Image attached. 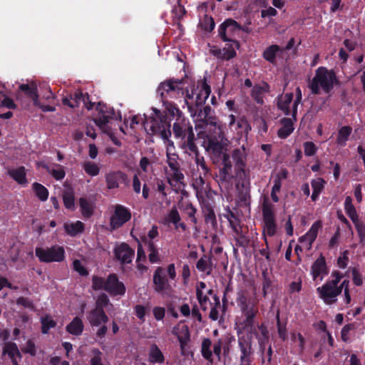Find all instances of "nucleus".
<instances>
[{
    "label": "nucleus",
    "instance_id": "2eb2a0df",
    "mask_svg": "<svg viewBox=\"0 0 365 365\" xmlns=\"http://www.w3.org/2000/svg\"><path fill=\"white\" fill-rule=\"evenodd\" d=\"M328 274L325 259L320 255L314 262L311 269L312 279L315 282H322L324 277Z\"/></svg>",
    "mask_w": 365,
    "mask_h": 365
},
{
    "label": "nucleus",
    "instance_id": "7ed1b4c3",
    "mask_svg": "<svg viewBox=\"0 0 365 365\" xmlns=\"http://www.w3.org/2000/svg\"><path fill=\"white\" fill-rule=\"evenodd\" d=\"M337 83L335 73L325 67H319L315 71V75L309 83V88L312 93L318 94L320 90L329 93Z\"/></svg>",
    "mask_w": 365,
    "mask_h": 365
},
{
    "label": "nucleus",
    "instance_id": "13d9d810",
    "mask_svg": "<svg viewBox=\"0 0 365 365\" xmlns=\"http://www.w3.org/2000/svg\"><path fill=\"white\" fill-rule=\"evenodd\" d=\"M73 267L75 271L79 273L81 275H87L88 272L86 269L83 265L82 262L80 260L76 259L73 262Z\"/></svg>",
    "mask_w": 365,
    "mask_h": 365
},
{
    "label": "nucleus",
    "instance_id": "4c0bfd02",
    "mask_svg": "<svg viewBox=\"0 0 365 365\" xmlns=\"http://www.w3.org/2000/svg\"><path fill=\"white\" fill-rule=\"evenodd\" d=\"M46 170L51 174L55 179L59 180L65 177V171L63 168L60 165H44Z\"/></svg>",
    "mask_w": 365,
    "mask_h": 365
},
{
    "label": "nucleus",
    "instance_id": "6e6552de",
    "mask_svg": "<svg viewBox=\"0 0 365 365\" xmlns=\"http://www.w3.org/2000/svg\"><path fill=\"white\" fill-rule=\"evenodd\" d=\"M36 256L43 262H60L65 258L64 248L59 245L50 247H36Z\"/></svg>",
    "mask_w": 365,
    "mask_h": 365
},
{
    "label": "nucleus",
    "instance_id": "052dcab7",
    "mask_svg": "<svg viewBox=\"0 0 365 365\" xmlns=\"http://www.w3.org/2000/svg\"><path fill=\"white\" fill-rule=\"evenodd\" d=\"M108 115L103 113L101 117L96 120V123L100 127L101 129H102L105 132H107L106 127V124L108 122Z\"/></svg>",
    "mask_w": 365,
    "mask_h": 365
},
{
    "label": "nucleus",
    "instance_id": "a18cd8bd",
    "mask_svg": "<svg viewBox=\"0 0 365 365\" xmlns=\"http://www.w3.org/2000/svg\"><path fill=\"white\" fill-rule=\"evenodd\" d=\"M41 322L42 325V332L43 334H47L49 329L55 327L56 325V322L49 315H46L41 317Z\"/></svg>",
    "mask_w": 365,
    "mask_h": 365
},
{
    "label": "nucleus",
    "instance_id": "a211bd4d",
    "mask_svg": "<svg viewBox=\"0 0 365 365\" xmlns=\"http://www.w3.org/2000/svg\"><path fill=\"white\" fill-rule=\"evenodd\" d=\"M62 101L64 105L70 108L77 107L81 103H83L88 110L92 109L93 106V103L88 102V97L84 96L81 92H76L73 97L71 96L70 98H63Z\"/></svg>",
    "mask_w": 365,
    "mask_h": 365
},
{
    "label": "nucleus",
    "instance_id": "1a4fd4ad",
    "mask_svg": "<svg viewBox=\"0 0 365 365\" xmlns=\"http://www.w3.org/2000/svg\"><path fill=\"white\" fill-rule=\"evenodd\" d=\"M183 82L181 80H168L162 82L158 88V93L163 98H175L183 96Z\"/></svg>",
    "mask_w": 365,
    "mask_h": 365
},
{
    "label": "nucleus",
    "instance_id": "69168bd1",
    "mask_svg": "<svg viewBox=\"0 0 365 365\" xmlns=\"http://www.w3.org/2000/svg\"><path fill=\"white\" fill-rule=\"evenodd\" d=\"M222 344L221 340H218L212 346L213 354L217 357L218 360H220L221 357Z\"/></svg>",
    "mask_w": 365,
    "mask_h": 365
},
{
    "label": "nucleus",
    "instance_id": "7c9ffc66",
    "mask_svg": "<svg viewBox=\"0 0 365 365\" xmlns=\"http://www.w3.org/2000/svg\"><path fill=\"white\" fill-rule=\"evenodd\" d=\"M282 125L278 130V135L281 138H286L294 130L292 120L289 118H284L282 120Z\"/></svg>",
    "mask_w": 365,
    "mask_h": 365
},
{
    "label": "nucleus",
    "instance_id": "58836bf2",
    "mask_svg": "<svg viewBox=\"0 0 365 365\" xmlns=\"http://www.w3.org/2000/svg\"><path fill=\"white\" fill-rule=\"evenodd\" d=\"M325 184V181L322 178H317L315 180H313L311 182L313 192L312 195V199L313 201H315L319 197V194L324 189Z\"/></svg>",
    "mask_w": 365,
    "mask_h": 365
},
{
    "label": "nucleus",
    "instance_id": "9b49d317",
    "mask_svg": "<svg viewBox=\"0 0 365 365\" xmlns=\"http://www.w3.org/2000/svg\"><path fill=\"white\" fill-rule=\"evenodd\" d=\"M196 295L198 302L203 310L212 308L210 298H213L215 303H218V299L213 294L212 290L207 288L204 282H200L196 288Z\"/></svg>",
    "mask_w": 365,
    "mask_h": 365
},
{
    "label": "nucleus",
    "instance_id": "5fc2aeb1",
    "mask_svg": "<svg viewBox=\"0 0 365 365\" xmlns=\"http://www.w3.org/2000/svg\"><path fill=\"white\" fill-rule=\"evenodd\" d=\"M302 91L301 89L297 87L296 88V99L292 103V111H293V118H295L297 112V106L300 103L302 100Z\"/></svg>",
    "mask_w": 365,
    "mask_h": 365
},
{
    "label": "nucleus",
    "instance_id": "9d476101",
    "mask_svg": "<svg viewBox=\"0 0 365 365\" xmlns=\"http://www.w3.org/2000/svg\"><path fill=\"white\" fill-rule=\"evenodd\" d=\"M131 218V212L128 208L121 205H115L112 207L110 216V227L116 230L121 227Z\"/></svg>",
    "mask_w": 365,
    "mask_h": 365
},
{
    "label": "nucleus",
    "instance_id": "864d4df0",
    "mask_svg": "<svg viewBox=\"0 0 365 365\" xmlns=\"http://www.w3.org/2000/svg\"><path fill=\"white\" fill-rule=\"evenodd\" d=\"M304 154L307 156L314 155L317 150V148L312 142H305L304 143Z\"/></svg>",
    "mask_w": 365,
    "mask_h": 365
},
{
    "label": "nucleus",
    "instance_id": "8fccbe9b",
    "mask_svg": "<svg viewBox=\"0 0 365 365\" xmlns=\"http://www.w3.org/2000/svg\"><path fill=\"white\" fill-rule=\"evenodd\" d=\"M243 313L246 317L245 326H250L252 324V319L255 317L257 310L253 306H246L243 310Z\"/></svg>",
    "mask_w": 365,
    "mask_h": 365
},
{
    "label": "nucleus",
    "instance_id": "37998d69",
    "mask_svg": "<svg viewBox=\"0 0 365 365\" xmlns=\"http://www.w3.org/2000/svg\"><path fill=\"white\" fill-rule=\"evenodd\" d=\"M63 200L64 206L71 210H73L75 209V200H74V193L73 190H68L64 192L63 195Z\"/></svg>",
    "mask_w": 365,
    "mask_h": 365
},
{
    "label": "nucleus",
    "instance_id": "603ef678",
    "mask_svg": "<svg viewBox=\"0 0 365 365\" xmlns=\"http://www.w3.org/2000/svg\"><path fill=\"white\" fill-rule=\"evenodd\" d=\"M354 224L356 229L357 230L358 235L360 238L361 242H365V227L359 220L356 222H353Z\"/></svg>",
    "mask_w": 365,
    "mask_h": 365
},
{
    "label": "nucleus",
    "instance_id": "bb28decb",
    "mask_svg": "<svg viewBox=\"0 0 365 365\" xmlns=\"http://www.w3.org/2000/svg\"><path fill=\"white\" fill-rule=\"evenodd\" d=\"M19 89L24 91L26 94L32 99L34 105L39 104V96L37 86L35 83L31 82V83L21 84L19 86Z\"/></svg>",
    "mask_w": 365,
    "mask_h": 365
},
{
    "label": "nucleus",
    "instance_id": "72a5a7b5",
    "mask_svg": "<svg viewBox=\"0 0 365 365\" xmlns=\"http://www.w3.org/2000/svg\"><path fill=\"white\" fill-rule=\"evenodd\" d=\"M280 51L281 49L278 46L272 45L264 50L263 53V57L267 61L274 63L275 62L277 56L279 55Z\"/></svg>",
    "mask_w": 365,
    "mask_h": 365
},
{
    "label": "nucleus",
    "instance_id": "b1692460",
    "mask_svg": "<svg viewBox=\"0 0 365 365\" xmlns=\"http://www.w3.org/2000/svg\"><path fill=\"white\" fill-rule=\"evenodd\" d=\"M240 30V26L237 23L232 19H227L224 21L218 29L219 35L224 41H229L227 38V34H231L235 31Z\"/></svg>",
    "mask_w": 365,
    "mask_h": 365
},
{
    "label": "nucleus",
    "instance_id": "3c124183",
    "mask_svg": "<svg viewBox=\"0 0 365 365\" xmlns=\"http://www.w3.org/2000/svg\"><path fill=\"white\" fill-rule=\"evenodd\" d=\"M201 27L206 31H211L215 28V22L212 17L205 16L200 21Z\"/></svg>",
    "mask_w": 365,
    "mask_h": 365
},
{
    "label": "nucleus",
    "instance_id": "2f4dec72",
    "mask_svg": "<svg viewBox=\"0 0 365 365\" xmlns=\"http://www.w3.org/2000/svg\"><path fill=\"white\" fill-rule=\"evenodd\" d=\"M352 128L349 126H342L338 132V135L336 138V143L341 146L344 147L346 145V142L349 140V138L351 133Z\"/></svg>",
    "mask_w": 365,
    "mask_h": 365
},
{
    "label": "nucleus",
    "instance_id": "5701e85b",
    "mask_svg": "<svg viewBox=\"0 0 365 365\" xmlns=\"http://www.w3.org/2000/svg\"><path fill=\"white\" fill-rule=\"evenodd\" d=\"M3 354L8 355L14 365H19L18 362L21 359V354L15 343H6L3 349Z\"/></svg>",
    "mask_w": 365,
    "mask_h": 365
},
{
    "label": "nucleus",
    "instance_id": "c85d7f7f",
    "mask_svg": "<svg viewBox=\"0 0 365 365\" xmlns=\"http://www.w3.org/2000/svg\"><path fill=\"white\" fill-rule=\"evenodd\" d=\"M79 206L83 216L89 217L93 215L95 207V204L93 201L85 197H81L79 199Z\"/></svg>",
    "mask_w": 365,
    "mask_h": 365
},
{
    "label": "nucleus",
    "instance_id": "4be33fe9",
    "mask_svg": "<svg viewBox=\"0 0 365 365\" xmlns=\"http://www.w3.org/2000/svg\"><path fill=\"white\" fill-rule=\"evenodd\" d=\"M293 95L292 93H285L284 95L280 96L278 98V108L285 115H292L293 116L292 111V101Z\"/></svg>",
    "mask_w": 365,
    "mask_h": 365
},
{
    "label": "nucleus",
    "instance_id": "c9c22d12",
    "mask_svg": "<svg viewBox=\"0 0 365 365\" xmlns=\"http://www.w3.org/2000/svg\"><path fill=\"white\" fill-rule=\"evenodd\" d=\"M149 360L150 362L162 363L164 361V356L157 345L153 344L149 350Z\"/></svg>",
    "mask_w": 365,
    "mask_h": 365
},
{
    "label": "nucleus",
    "instance_id": "473e14b6",
    "mask_svg": "<svg viewBox=\"0 0 365 365\" xmlns=\"http://www.w3.org/2000/svg\"><path fill=\"white\" fill-rule=\"evenodd\" d=\"M212 342L209 339H205L202 342L201 353L202 356L210 364L214 361L213 354L212 351Z\"/></svg>",
    "mask_w": 365,
    "mask_h": 365
},
{
    "label": "nucleus",
    "instance_id": "e2e57ef3",
    "mask_svg": "<svg viewBox=\"0 0 365 365\" xmlns=\"http://www.w3.org/2000/svg\"><path fill=\"white\" fill-rule=\"evenodd\" d=\"M109 303V299L107 295L103 294L100 295L96 299V306L95 308H101L103 309V307L108 305Z\"/></svg>",
    "mask_w": 365,
    "mask_h": 365
},
{
    "label": "nucleus",
    "instance_id": "f3484780",
    "mask_svg": "<svg viewBox=\"0 0 365 365\" xmlns=\"http://www.w3.org/2000/svg\"><path fill=\"white\" fill-rule=\"evenodd\" d=\"M115 256L121 263H130L134 257V250L128 245L121 243L115 246L114 249Z\"/></svg>",
    "mask_w": 365,
    "mask_h": 365
},
{
    "label": "nucleus",
    "instance_id": "f03ea898",
    "mask_svg": "<svg viewBox=\"0 0 365 365\" xmlns=\"http://www.w3.org/2000/svg\"><path fill=\"white\" fill-rule=\"evenodd\" d=\"M331 277V280L327 281L322 287H319L317 289V292L319 294V297L326 304L330 305L336 302L337 297L344 290V302L346 304H349L351 302V297L348 288L349 282L345 279L339 285L341 276L338 272H333Z\"/></svg>",
    "mask_w": 365,
    "mask_h": 365
},
{
    "label": "nucleus",
    "instance_id": "dca6fc26",
    "mask_svg": "<svg viewBox=\"0 0 365 365\" xmlns=\"http://www.w3.org/2000/svg\"><path fill=\"white\" fill-rule=\"evenodd\" d=\"M321 227L322 222L320 221H317L312 225L309 231L299 238V242L302 248L307 250L311 249L312 245L315 240Z\"/></svg>",
    "mask_w": 365,
    "mask_h": 365
},
{
    "label": "nucleus",
    "instance_id": "aec40b11",
    "mask_svg": "<svg viewBox=\"0 0 365 365\" xmlns=\"http://www.w3.org/2000/svg\"><path fill=\"white\" fill-rule=\"evenodd\" d=\"M87 320L92 327H98L108 322V318L101 308H94L87 314Z\"/></svg>",
    "mask_w": 365,
    "mask_h": 365
},
{
    "label": "nucleus",
    "instance_id": "4d7b16f0",
    "mask_svg": "<svg viewBox=\"0 0 365 365\" xmlns=\"http://www.w3.org/2000/svg\"><path fill=\"white\" fill-rule=\"evenodd\" d=\"M91 365H102L101 352L98 349L92 350V357L91 359Z\"/></svg>",
    "mask_w": 365,
    "mask_h": 365
},
{
    "label": "nucleus",
    "instance_id": "6e6d98bb",
    "mask_svg": "<svg viewBox=\"0 0 365 365\" xmlns=\"http://www.w3.org/2000/svg\"><path fill=\"white\" fill-rule=\"evenodd\" d=\"M136 317L141 321L145 322V317L147 312V309L141 304H138L134 308Z\"/></svg>",
    "mask_w": 365,
    "mask_h": 365
},
{
    "label": "nucleus",
    "instance_id": "de8ad7c7",
    "mask_svg": "<svg viewBox=\"0 0 365 365\" xmlns=\"http://www.w3.org/2000/svg\"><path fill=\"white\" fill-rule=\"evenodd\" d=\"M180 220V217L178 211L175 207H173L167 217L165 219V223L172 222L174 224L176 229L178 228V222Z\"/></svg>",
    "mask_w": 365,
    "mask_h": 365
},
{
    "label": "nucleus",
    "instance_id": "ea45409f",
    "mask_svg": "<svg viewBox=\"0 0 365 365\" xmlns=\"http://www.w3.org/2000/svg\"><path fill=\"white\" fill-rule=\"evenodd\" d=\"M163 105L165 106V110L168 114L172 117H177L176 121L182 120V113L180 110L172 103L163 100Z\"/></svg>",
    "mask_w": 365,
    "mask_h": 365
},
{
    "label": "nucleus",
    "instance_id": "c756f323",
    "mask_svg": "<svg viewBox=\"0 0 365 365\" xmlns=\"http://www.w3.org/2000/svg\"><path fill=\"white\" fill-rule=\"evenodd\" d=\"M9 175L20 185H26L28 182L26 178V170L24 167L9 170Z\"/></svg>",
    "mask_w": 365,
    "mask_h": 365
},
{
    "label": "nucleus",
    "instance_id": "6ab92c4d",
    "mask_svg": "<svg viewBox=\"0 0 365 365\" xmlns=\"http://www.w3.org/2000/svg\"><path fill=\"white\" fill-rule=\"evenodd\" d=\"M105 178L109 190L118 188L120 182L127 180V175L120 170L109 171L106 174Z\"/></svg>",
    "mask_w": 365,
    "mask_h": 365
},
{
    "label": "nucleus",
    "instance_id": "09e8293b",
    "mask_svg": "<svg viewBox=\"0 0 365 365\" xmlns=\"http://www.w3.org/2000/svg\"><path fill=\"white\" fill-rule=\"evenodd\" d=\"M148 258L150 262L154 264L160 262L158 250L153 242H150L148 245Z\"/></svg>",
    "mask_w": 365,
    "mask_h": 365
},
{
    "label": "nucleus",
    "instance_id": "79ce46f5",
    "mask_svg": "<svg viewBox=\"0 0 365 365\" xmlns=\"http://www.w3.org/2000/svg\"><path fill=\"white\" fill-rule=\"evenodd\" d=\"M245 150L242 149H237L232 153V158L239 168H242L245 166Z\"/></svg>",
    "mask_w": 365,
    "mask_h": 365
},
{
    "label": "nucleus",
    "instance_id": "ddd939ff",
    "mask_svg": "<svg viewBox=\"0 0 365 365\" xmlns=\"http://www.w3.org/2000/svg\"><path fill=\"white\" fill-rule=\"evenodd\" d=\"M262 213L264 224V234L272 237L274 235L277 230L272 205L264 203Z\"/></svg>",
    "mask_w": 365,
    "mask_h": 365
},
{
    "label": "nucleus",
    "instance_id": "774afa93",
    "mask_svg": "<svg viewBox=\"0 0 365 365\" xmlns=\"http://www.w3.org/2000/svg\"><path fill=\"white\" fill-rule=\"evenodd\" d=\"M354 194L356 197V200L358 202H361L362 201V194H361V185L360 184H356L354 187Z\"/></svg>",
    "mask_w": 365,
    "mask_h": 365
},
{
    "label": "nucleus",
    "instance_id": "f8f14e48",
    "mask_svg": "<svg viewBox=\"0 0 365 365\" xmlns=\"http://www.w3.org/2000/svg\"><path fill=\"white\" fill-rule=\"evenodd\" d=\"M172 334L176 336L179 341L181 354L185 356L186 347L190 339L188 327L179 323L173 328Z\"/></svg>",
    "mask_w": 365,
    "mask_h": 365
},
{
    "label": "nucleus",
    "instance_id": "680f3d73",
    "mask_svg": "<svg viewBox=\"0 0 365 365\" xmlns=\"http://www.w3.org/2000/svg\"><path fill=\"white\" fill-rule=\"evenodd\" d=\"M153 314L155 317V319L158 321L162 320L165 314V309L163 307H155L153 309Z\"/></svg>",
    "mask_w": 365,
    "mask_h": 365
},
{
    "label": "nucleus",
    "instance_id": "39448f33",
    "mask_svg": "<svg viewBox=\"0 0 365 365\" xmlns=\"http://www.w3.org/2000/svg\"><path fill=\"white\" fill-rule=\"evenodd\" d=\"M92 288L94 290H106L112 296L123 295L125 287L115 274H110L107 279L98 276L92 278Z\"/></svg>",
    "mask_w": 365,
    "mask_h": 365
},
{
    "label": "nucleus",
    "instance_id": "a878e982",
    "mask_svg": "<svg viewBox=\"0 0 365 365\" xmlns=\"http://www.w3.org/2000/svg\"><path fill=\"white\" fill-rule=\"evenodd\" d=\"M65 232L71 237L81 234L84 230V224L81 221L66 222L63 225Z\"/></svg>",
    "mask_w": 365,
    "mask_h": 365
},
{
    "label": "nucleus",
    "instance_id": "49530a36",
    "mask_svg": "<svg viewBox=\"0 0 365 365\" xmlns=\"http://www.w3.org/2000/svg\"><path fill=\"white\" fill-rule=\"evenodd\" d=\"M33 189L34 190L36 196L41 200L46 201L48 197V190L42 185L35 182L33 184Z\"/></svg>",
    "mask_w": 365,
    "mask_h": 365
},
{
    "label": "nucleus",
    "instance_id": "a19ab883",
    "mask_svg": "<svg viewBox=\"0 0 365 365\" xmlns=\"http://www.w3.org/2000/svg\"><path fill=\"white\" fill-rule=\"evenodd\" d=\"M84 171L89 175L93 177L99 174L100 167L98 164L92 161H86L83 163Z\"/></svg>",
    "mask_w": 365,
    "mask_h": 365
},
{
    "label": "nucleus",
    "instance_id": "393cba45",
    "mask_svg": "<svg viewBox=\"0 0 365 365\" xmlns=\"http://www.w3.org/2000/svg\"><path fill=\"white\" fill-rule=\"evenodd\" d=\"M228 128L231 131L240 133V130L247 132L250 130L247 121L245 119H239L236 121L235 116L230 114L227 117Z\"/></svg>",
    "mask_w": 365,
    "mask_h": 365
},
{
    "label": "nucleus",
    "instance_id": "423d86ee",
    "mask_svg": "<svg viewBox=\"0 0 365 365\" xmlns=\"http://www.w3.org/2000/svg\"><path fill=\"white\" fill-rule=\"evenodd\" d=\"M166 273L170 280H174L176 277V271L174 264H170L167 267V271L162 267H158L155 269L153 277V288L154 290L160 294H165L171 290V286L169 279L166 277Z\"/></svg>",
    "mask_w": 365,
    "mask_h": 365
},
{
    "label": "nucleus",
    "instance_id": "f257e3e1",
    "mask_svg": "<svg viewBox=\"0 0 365 365\" xmlns=\"http://www.w3.org/2000/svg\"><path fill=\"white\" fill-rule=\"evenodd\" d=\"M145 129L150 135H160L166 148V162L168 168L165 169V175L168 182L173 187L181 184L184 175L180 170L175 147L170 139L171 136L170 124L166 117L158 109L153 108L152 113L145 120Z\"/></svg>",
    "mask_w": 365,
    "mask_h": 365
},
{
    "label": "nucleus",
    "instance_id": "20e7f679",
    "mask_svg": "<svg viewBox=\"0 0 365 365\" xmlns=\"http://www.w3.org/2000/svg\"><path fill=\"white\" fill-rule=\"evenodd\" d=\"M210 88L205 81H197L194 85L191 92L187 91L185 103L187 105L190 115L193 116V106H200L204 104L210 94Z\"/></svg>",
    "mask_w": 365,
    "mask_h": 365
},
{
    "label": "nucleus",
    "instance_id": "cd10ccee",
    "mask_svg": "<svg viewBox=\"0 0 365 365\" xmlns=\"http://www.w3.org/2000/svg\"><path fill=\"white\" fill-rule=\"evenodd\" d=\"M84 324L81 318L76 317L67 326L66 331L75 336H79L82 334Z\"/></svg>",
    "mask_w": 365,
    "mask_h": 365
},
{
    "label": "nucleus",
    "instance_id": "4468645a",
    "mask_svg": "<svg viewBox=\"0 0 365 365\" xmlns=\"http://www.w3.org/2000/svg\"><path fill=\"white\" fill-rule=\"evenodd\" d=\"M208 148L212 150L214 154L222 158L223 168L221 171L225 176L228 175L232 168V163L229 155L224 151V148L221 145L217 143H214L213 142L209 143Z\"/></svg>",
    "mask_w": 365,
    "mask_h": 365
},
{
    "label": "nucleus",
    "instance_id": "0eeeda50",
    "mask_svg": "<svg viewBox=\"0 0 365 365\" xmlns=\"http://www.w3.org/2000/svg\"><path fill=\"white\" fill-rule=\"evenodd\" d=\"M173 133L176 138L181 139L183 147L187 148L191 151L195 150L192 128L187 123L185 119L174 123Z\"/></svg>",
    "mask_w": 365,
    "mask_h": 365
},
{
    "label": "nucleus",
    "instance_id": "0e129e2a",
    "mask_svg": "<svg viewBox=\"0 0 365 365\" xmlns=\"http://www.w3.org/2000/svg\"><path fill=\"white\" fill-rule=\"evenodd\" d=\"M22 350L24 352L28 353L31 356H34L36 354L35 344L31 340H29L26 342V346Z\"/></svg>",
    "mask_w": 365,
    "mask_h": 365
},
{
    "label": "nucleus",
    "instance_id": "c03bdc74",
    "mask_svg": "<svg viewBox=\"0 0 365 365\" xmlns=\"http://www.w3.org/2000/svg\"><path fill=\"white\" fill-rule=\"evenodd\" d=\"M197 268L200 272L210 274L212 270L210 259L207 257L200 258L197 262Z\"/></svg>",
    "mask_w": 365,
    "mask_h": 365
},
{
    "label": "nucleus",
    "instance_id": "bf43d9fd",
    "mask_svg": "<svg viewBox=\"0 0 365 365\" xmlns=\"http://www.w3.org/2000/svg\"><path fill=\"white\" fill-rule=\"evenodd\" d=\"M281 187V182H279V181L274 182V185L272 186L271 192V197L274 202H277L279 201L277 193L280 191Z\"/></svg>",
    "mask_w": 365,
    "mask_h": 365
},
{
    "label": "nucleus",
    "instance_id": "412c9836",
    "mask_svg": "<svg viewBox=\"0 0 365 365\" xmlns=\"http://www.w3.org/2000/svg\"><path fill=\"white\" fill-rule=\"evenodd\" d=\"M239 345L242 355L240 356L242 364L244 365H249L250 356L252 353L251 341L249 336L241 337L239 339Z\"/></svg>",
    "mask_w": 365,
    "mask_h": 365
},
{
    "label": "nucleus",
    "instance_id": "338daca9",
    "mask_svg": "<svg viewBox=\"0 0 365 365\" xmlns=\"http://www.w3.org/2000/svg\"><path fill=\"white\" fill-rule=\"evenodd\" d=\"M252 96L258 103H262V89L259 87H255L253 88Z\"/></svg>",
    "mask_w": 365,
    "mask_h": 365
},
{
    "label": "nucleus",
    "instance_id": "f704fd0d",
    "mask_svg": "<svg viewBox=\"0 0 365 365\" xmlns=\"http://www.w3.org/2000/svg\"><path fill=\"white\" fill-rule=\"evenodd\" d=\"M344 210L346 215L350 217L352 222H356L359 220L356 210L352 203V199L350 196H347L344 201Z\"/></svg>",
    "mask_w": 365,
    "mask_h": 365
},
{
    "label": "nucleus",
    "instance_id": "e433bc0d",
    "mask_svg": "<svg viewBox=\"0 0 365 365\" xmlns=\"http://www.w3.org/2000/svg\"><path fill=\"white\" fill-rule=\"evenodd\" d=\"M239 48L238 42L231 41L230 44H227L222 50L221 57L224 59L229 60L236 55L235 49Z\"/></svg>",
    "mask_w": 365,
    "mask_h": 365
}]
</instances>
